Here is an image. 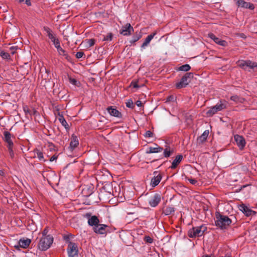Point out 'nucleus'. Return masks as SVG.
I'll return each mask as SVG.
<instances>
[{"mask_svg": "<svg viewBox=\"0 0 257 257\" xmlns=\"http://www.w3.org/2000/svg\"><path fill=\"white\" fill-rule=\"evenodd\" d=\"M232 223L228 216L217 212L215 214V225L218 228L224 230L227 229Z\"/></svg>", "mask_w": 257, "mask_h": 257, "instance_id": "f257e3e1", "label": "nucleus"}, {"mask_svg": "<svg viewBox=\"0 0 257 257\" xmlns=\"http://www.w3.org/2000/svg\"><path fill=\"white\" fill-rule=\"evenodd\" d=\"M239 67L244 70L251 72H257V63L250 60H240L237 61Z\"/></svg>", "mask_w": 257, "mask_h": 257, "instance_id": "f03ea898", "label": "nucleus"}, {"mask_svg": "<svg viewBox=\"0 0 257 257\" xmlns=\"http://www.w3.org/2000/svg\"><path fill=\"white\" fill-rule=\"evenodd\" d=\"M207 228L205 225L193 227L188 231V235L191 238L202 236L207 231Z\"/></svg>", "mask_w": 257, "mask_h": 257, "instance_id": "7ed1b4c3", "label": "nucleus"}, {"mask_svg": "<svg viewBox=\"0 0 257 257\" xmlns=\"http://www.w3.org/2000/svg\"><path fill=\"white\" fill-rule=\"evenodd\" d=\"M53 242V237L51 235L42 237L39 241L38 247L41 250H46L51 246Z\"/></svg>", "mask_w": 257, "mask_h": 257, "instance_id": "20e7f679", "label": "nucleus"}, {"mask_svg": "<svg viewBox=\"0 0 257 257\" xmlns=\"http://www.w3.org/2000/svg\"><path fill=\"white\" fill-rule=\"evenodd\" d=\"M226 102L225 100H220L215 105L211 107L206 112L208 116H212L218 111H220L226 107Z\"/></svg>", "mask_w": 257, "mask_h": 257, "instance_id": "39448f33", "label": "nucleus"}, {"mask_svg": "<svg viewBox=\"0 0 257 257\" xmlns=\"http://www.w3.org/2000/svg\"><path fill=\"white\" fill-rule=\"evenodd\" d=\"M67 250L69 257H78V246L76 243L69 241Z\"/></svg>", "mask_w": 257, "mask_h": 257, "instance_id": "423d86ee", "label": "nucleus"}, {"mask_svg": "<svg viewBox=\"0 0 257 257\" xmlns=\"http://www.w3.org/2000/svg\"><path fill=\"white\" fill-rule=\"evenodd\" d=\"M53 43L55 46V47L57 49V52L60 55L64 56L68 61H70L71 60V57L69 55L68 53L61 48L60 42L58 39L53 42Z\"/></svg>", "mask_w": 257, "mask_h": 257, "instance_id": "0eeeda50", "label": "nucleus"}, {"mask_svg": "<svg viewBox=\"0 0 257 257\" xmlns=\"http://www.w3.org/2000/svg\"><path fill=\"white\" fill-rule=\"evenodd\" d=\"M193 77L191 72L186 73L181 79L180 82L176 84L177 88H182L186 87L188 84V79Z\"/></svg>", "mask_w": 257, "mask_h": 257, "instance_id": "6e6552de", "label": "nucleus"}, {"mask_svg": "<svg viewBox=\"0 0 257 257\" xmlns=\"http://www.w3.org/2000/svg\"><path fill=\"white\" fill-rule=\"evenodd\" d=\"M84 217L88 219V224L93 228L99 224V220L96 215L92 216L90 213H87L84 215Z\"/></svg>", "mask_w": 257, "mask_h": 257, "instance_id": "1a4fd4ad", "label": "nucleus"}, {"mask_svg": "<svg viewBox=\"0 0 257 257\" xmlns=\"http://www.w3.org/2000/svg\"><path fill=\"white\" fill-rule=\"evenodd\" d=\"M162 179V176L158 171L153 172V177L151 179L150 185L152 187H155L157 186Z\"/></svg>", "mask_w": 257, "mask_h": 257, "instance_id": "9d476101", "label": "nucleus"}, {"mask_svg": "<svg viewBox=\"0 0 257 257\" xmlns=\"http://www.w3.org/2000/svg\"><path fill=\"white\" fill-rule=\"evenodd\" d=\"M161 196L159 193H156L151 196L148 201L149 204L152 207H156L160 202Z\"/></svg>", "mask_w": 257, "mask_h": 257, "instance_id": "9b49d317", "label": "nucleus"}, {"mask_svg": "<svg viewBox=\"0 0 257 257\" xmlns=\"http://www.w3.org/2000/svg\"><path fill=\"white\" fill-rule=\"evenodd\" d=\"M239 210L241 211L246 216H250L255 214V212L253 211L244 204H241L238 206Z\"/></svg>", "mask_w": 257, "mask_h": 257, "instance_id": "f8f14e48", "label": "nucleus"}, {"mask_svg": "<svg viewBox=\"0 0 257 257\" xmlns=\"http://www.w3.org/2000/svg\"><path fill=\"white\" fill-rule=\"evenodd\" d=\"M108 226L105 224H99L98 225L93 228V231L99 234H106Z\"/></svg>", "mask_w": 257, "mask_h": 257, "instance_id": "ddd939ff", "label": "nucleus"}, {"mask_svg": "<svg viewBox=\"0 0 257 257\" xmlns=\"http://www.w3.org/2000/svg\"><path fill=\"white\" fill-rule=\"evenodd\" d=\"M134 31L133 27L130 24L127 23L122 27L121 29L120 30V34L123 36H130Z\"/></svg>", "mask_w": 257, "mask_h": 257, "instance_id": "4468645a", "label": "nucleus"}, {"mask_svg": "<svg viewBox=\"0 0 257 257\" xmlns=\"http://www.w3.org/2000/svg\"><path fill=\"white\" fill-rule=\"evenodd\" d=\"M31 242V239L29 238H21L19 240L18 244L15 245V247L16 248H19V247L26 248L28 247Z\"/></svg>", "mask_w": 257, "mask_h": 257, "instance_id": "2eb2a0df", "label": "nucleus"}, {"mask_svg": "<svg viewBox=\"0 0 257 257\" xmlns=\"http://www.w3.org/2000/svg\"><path fill=\"white\" fill-rule=\"evenodd\" d=\"M236 145L240 150H242L245 146L246 142L244 138L240 135H236L234 137Z\"/></svg>", "mask_w": 257, "mask_h": 257, "instance_id": "dca6fc26", "label": "nucleus"}, {"mask_svg": "<svg viewBox=\"0 0 257 257\" xmlns=\"http://www.w3.org/2000/svg\"><path fill=\"white\" fill-rule=\"evenodd\" d=\"M237 5L238 7L253 10L254 9V5L250 3L246 2L244 0H238L237 2Z\"/></svg>", "mask_w": 257, "mask_h": 257, "instance_id": "f3484780", "label": "nucleus"}, {"mask_svg": "<svg viewBox=\"0 0 257 257\" xmlns=\"http://www.w3.org/2000/svg\"><path fill=\"white\" fill-rule=\"evenodd\" d=\"M4 140L7 144V147H13L14 144L12 140V135L8 131H5L4 133Z\"/></svg>", "mask_w": 257, "mask_h": 257, "instance_id": "a211bd4d", "label": "nucleus"}, {"mask_svg": "<svg viewBox=\"0 0 257 257\" xmlns=\"http://www.w3.org/2000/svg\"><path fill=\"white\" fill-rule=\"evenodd\" d=\"M183 159V156L182 154L177 155L174 160L172 161V164L169 168L171 169H175L179 165Z\"/></svg>", "mask_w": 257, "mask_h": 257, "instance_id": "6ab92c4d", "label": "nucleus"}, {"mask_svg": "<svg viewBox=\"0 0 257 257\" xmlns=\"http://www.w3.org/2000/svg\"><path fill=\"white\" fill-rule=\"evenodd\" d=\"M43 30L45 32L47 36L52 42L57 39L56 35L53 33V31L50 28L47 26H45L43 27Z\"/></svg>", "mask_w": 257, "mask_h": 257, "instance_id": "aec40b11", "label": "nucleus"}, {"mask_svg": "<svg viewBox=\"0 0 257 257\" xmlns=\"http://www.w3.org/2000/svg\"><path fill=\"white\" fill-rule=\"evenodd\" d=\"M107 111L109 114L113 116L120 118L121 117V113L113 106H109L107 108Z\"/></svg>", "mask_w": 257, "mask_h": 257, "instance_id": "412c9836", "label": "nucleus"}, {"mask_svg": "<svg viewBox=\"0 0 257 257\" xmlns=\"http://www.w3.org/2000/svg\"><path fill=\"white\" fill-rule=\"evenodd\" d=\"M79 144V140L76 136L72 135L71 138V142L70 143V148L74 150Z\"/></svg>", "mask_w": 257, "mask_h": 257, "instance_id": "4be33fe9", "label": "nucleus"}, {"mask_svg": "<svg viewBox=\"0 0 257 257\" xmlns=\"http://www.w3.org/2000/svg\"><path fill=\"white\" fill-rule=\"evenodd\" d=\"M156 34L157 33L155 32L148 36L145 39L143 43L142 44L141 46V48L144 49L146 46H147L149 44L151 41L153 39V38Z\"/></svg>", "mask_w": 257, "mask_h": 257, "instance_id": "5701e85b", "label": "nucleus"}, {"mask_svg": "<svg viewBox=\"0 0 257 257\" xmlns=\"http://www.w3.org/2000/svg\"><path fill=\"white\" fill-rule=\"evenodd\" d=\"M163 150V148L158 146L157 147H149L146 153L147 154H151V153H157L162 152Z\"/></svg>", "mask_w": 257, "mask_h": 257, "instance_id": "b1692460", "label": "nucleus"}, {"mask_svg": "<svg viewBox=\"0 0 257 257\" xmlns=\"http://www.w3.org/2000/svg\"><path fill=\"white\" fill-rule=\"evenodd\" d=\"M142 35L141 32H136V33L133 36L132 38L129 41V43L131 44H133L137 42L139 39L141 38Z\"/></svg>", "mask_w": 257, "mask_h": 257, "instance_id": "393cba45", "label": "nucleus"}, {"mask_svg": "<svg viewBox=\"0 0 257 257\" xmlns=\"http://www.w3.org/2000/svg\"><path fill=\"white\" fill-rule=\"evenodd\" d=\"M58 120L66 130L69 129V125L62 114L59 113Z\"/></svg>", "mask_w": 257, "mask_h": 257, "instance_id": "a878e982", "label": "nucleus"}, {"mask_svg": "<svg viewBox=\"0 0 257 257\" xmlns=\"http://www.w3.org/2000/svg\"><path fill=\"white\" fill-rule=\"evenodd\" d=\"M175 211V209L173 206H167L163 210V213L165 215H169L173 213Z\"/></svg>", "mask_w": 257, "mask_h": 257, "instance_id": "bb28decb", "label": "nucleus"}, {"mask_svg": "<svg viewBox=\"0 0 257 257\" xmlns=\"http://www.w3.org/2000/svg\"><path fill=\"white\" fill-rule=\"evenodd\" d=\"M35 156L40 161L46 162V160L44 159L43 153L38 149L35 151Z\"/></svg>", "mask_w": 257, "mask_h": 257, "instance_id": "cd10ccee", "label": "nucleus"}, {"mask_svg": "<svg viewBox=\"0 0 257 257\" xmlns=\"http://www.w3.org/2000/svg\"><path fill=\"white\" fill-rule=\"evenodd\" d=\"M173 153V150H171L169 147H166L164 150L163 155L165 158L169 157Z\"/></svg>", "mask_w": 257, "mask_h": 257, "instance_id": "c85d7f7f", "label": "nucleus"}, {"mask_svg": "<svg viewBox=\"0 0 257 257\" xmlns=\"http://www.w3.org/2000/svg\"><path fill=\"white\" fill-rule=\"evenodd\" d=\"M209 133V130H205L201 135V136L199 137V141L201 143H203V142L205 141L207 137L208 136Z\"/></svg>", "mask_w": 257, "mask_h": 257, "instance_id": "c756f323", "label": "nucleus"}, {"mask_svg": "<svg viewBox=\"0 0 257 257\" xmlns=\"http://www.w3.org/2000/svg\"><path fill=\"white\" fill-rule=\"evenodd\" d=\"M191 69V67L189 64H184L180 66L178 70L179 71H182L184 72H187Z\"/></svg>", "mask_w": 257, "mask_h": 257, "instance_id": "7c9ffc66", "label": "nucleus"}, {"mask_svg": "<svg viewBox=\"0 0 257 257\" xmlns=\"http://www.w3.org/2000/svg\"><path fill=\"white\" fill-rule=\"evenodd\" d=\"M214 42L217 44L223 47H225L227 45V42L226 41L221 40L219 38H218Z\"/></svg>", "mask_w": 257, "mask_h": 257, "instance_id": "2f4dec72", "label": "nucleus"}, {"mask_svg": "<svg viewBox=\"0 0 257 257\" xmlns=\"http://www.w3.org/2000/svg\"><path fill=\"white\" fill-rule=\"evenodd\" d=\"M113 37L112 33H109L106 36H103L102 41H111Z\"/></svg>", "mask_w": 257, "mask_h": 257, "instance_id": "473e14b6", "label": "nucleus"}, {"mask_svg": "<svg viewBox=\"0 0 257 257\" xmlns=\"http://www.w3.org/2000/svg\"><path fill=\"white\" fill-rule=\"evenodd\" d=\"M0 56L2 57V58L3 59H8V60H9L11 59V56L9 54V53L4 52V51H2L0 53Z\"/></svg>", "mask_w": 257, "mask_h": 257, "instance_id": "72a5a7b5", "label": "nucleus"}, {"mask_svg": "<svg viewBox=\"0 0 257 257\" xmlns=\"http://www.w3.org/2000/svg\"><path fill=\"white\" fill-rule=\"evenodd\" d=\"M69 82L74 85V86H78L79 87V85H80V82H78L76 79H74V78H72L71 77H70L69 78Z\"/></svg>", "mask_w": 257, "mask_h": 257, "instance_id": "f704fd0d", "label": "nucleus"}, {"mask_svg": "<svg viewBox=\"0 0 257 257\" xmlns=\"http://www.w3.org/2000/svg\"><path fill=\"white\" fill-rule=\"evenodd\" d=\"M87 43V46L90 47L93 46L95 43V40L93 39H87L86 40Z\"/></svg>", "mask_w": 257, "mask_h": 257, "instance_id": "c9c22d12", "label": "nucleus"}, {"mask_svg": "<svg viewBox=\"0 0 257 257\" xmlns=\"http://www.w3.org/2000/svg\"><path fill=\"white\" fill-rule=\"evenodd\" d=\"M176 100V97L173 95H170L166 98V102H175Z\"/></svg>", "mask_w": 257, "mask_h": 257, "instance_id": "e433bc0d", "label": "nucleus"}, {"mask_svg": "<svg viewBox=\"0 0 257 257\" xmlns=\"http://www.w3.org/2000/svg\"><path fill=\"white\" fill-rule=\"evenodd\" d=\"M126 106L130 108H133L134 106L133 101L132 99H129L126 102Z\"/></svg>", "mask_w": 257, "mask_h": 257, "instance_id": "4c0bfd02", "label": "nucleus"}, {"mask_svg": "<svg viewBox=\"0 0 257 257\" xmlns=\"http://www.w3.org/2000/svg\"><path fill=\"white\" fill-rule=\"evenodd\" d=\"M8 151H9V153L10 157L12 159H13L14 157V152L13 151V147H8Z\"/></svg>", "mask_w": 257, "mask_h": 257, "instance_id": "58836bf2", "label": "nucleus"}, {"mask_svg": "<svg viewBox=\"0 0 257 257\" xmlns=\"http://www.w3.org/2000/svg\"><path fill=\"white\" fill-rule=\"evenodd\" d=\"M144 240L148 243H152L153 241V239L150 237L149 236H145L144 238Z\"/></svg>", "mask_w": 257, "mask_h": 257, "instance_id": "ea45409f", "label": "nucleus"}, {"mask_svg": "<svg viewBox=\"0 0 257 257\" xmlns=\"http://www.w3.org/2000/svg\"><path fill=\"white\" fill-rule=\"evenodd\" d=\"M131 86H132L133 88H139L140 86H139L137 81H132L131 84Z\"/></svg>", "mask_w": 257, "mask_h": 257, "instance_id": "a19ab883", "label": "nucleus"}, {"mask_svg": "<svg viewBox=\"0 0 257 257\" xmlns=\"http://www.w3.org/2000/svg\"><path fill=\"white\" fill-rule=\"evenodd\" d=\"M146 138H151L153 137V133L150 131H147L144 135Z\"/></svg>", "mask_w": 257, "mask_h": 257, "instance_id": "79ce46f5", "label": "nucleus"}, {"mask_svg": "<svg viewBox=\"0 0 257 257\" xmlns=\"http://www.w3.org/2000/svg\"><path fill=\"white\" fill-rule=\"evenodd\" d=\"M84 55V53L83 52L79 51L76 54V57L77 58H81Z\"/></svg>", "mask_w": 257, "mask_h": 257, "instance_id": "37998d69", "label": "nucleus"}, {"mask_svg": "<svg viewBox=\"0 0 257 257\" xmlns=\"http://www.w3.org/2000/svg\"><path fill=\"white\" fill-rule=\"evenodd\" d=\"M209 37L215 42L218 37H216L213 34L211 33L208 34Z\"/></svg>", "mask_w": 257, "mask_h": 257, "instance_id": "c03bdc74", "label": "nucleus"}, {"mask_svg": "<svg viewBox=\"0 0 257 257\" xmlns=\"http://www.w3.org/2000/svg\"><path fill=\"white\" fill-rule=\"evenodd\" d=\"M230 99L232 101H235V102H237L239 100V97L237 95H233V96H231Z\"/></svg>", "mask_w": 257, "mask_h": 257, "instance_id": "a18cd8bd", "label": "nucleus"}, {"mask_svg": "<svg viewBox=\"0 0 257 257\" xmlns=\"http://www.w3.org/2000/svg\"><path fill=\"white\" fill-rule=\"evenodd\" d=\"M189 182L193 185L196 184L197 183V181L194 179H188Z\"/></svg>", "mask_w": 257, "mask_h": 257, "instance_id": "49530a36", "label": "nucleus"}, {"mask_svg": "<svg viewBox=\"0 0 257 257\" xmlns=\"http://www.w3.org/2000/svg\"><path fill=\"white\" fill-rule=\"evenodd\" d=\"M248 185H242L241 186L240 188L237 189V192H239L242 189H243V188H245L246 186H247Z\"/></svg>", "mask_w": 257, "mask_h": 257, "instance_id": "de8ad7c7", "label": "nucleus"}, {"mask_svg": "<svg viewBox=\"0 0 257 257\" xmlns=\"http://www.w3.org/2000/svg\"><path fill=\"white\" fill-rule=\"evenodd\" d=\"M47 232L48 231L46 229H44L42 232V237L47 236V235H47Z\"/></svg>", "mask_w": 257, "mask_h": 257, "instance_id": "09e8293b", "label": "nucleus"}, {"mask_svg": "<svg viewBox=\"0 0 257 257\" xmlns=\"http://www.w3.org/2000/svg\"><path fill=\"white\" fill-rule=\"evenodd\" d=\"M136 103L138 106H142V102L140 100H137Z\"/></svg>", "mask_w": 257, "mask_h": 257, "instance_id": "8fccbe9b", "label": "nucleus"}, {"mask_svg": "<svg viewBox=\"0 0 257 257\" xmlns=\"http://www.w3.org/2000/svg\"><path fill=\"white\" fill-rule=\"evenodd\" d=\"M57 159V157H56L55 156H53L52 157H51L50 159V162H53L55 160H56Z\"/></svg>", "mask_w": 257, "mask_h": 257, "instance_id": "3c124183", "label": "nucleus"}, {"mask_svg": "<svg viewBox=\"0 0 257 257\" xmlns=\"http://www.w3.org/2000/svg\"><path fill=\"white\" fill-rule=\"evenodd\" d=\"M25 4L28 6H31V3L30 2V0H25Z\"/></svg>", "mask_w": 257, "mask_h": 257, "instance_id": "603ef678", "label": "nucleus"}, {"mask_svg": "<svg viewBox=\"0 0 257 257\" xmlns=\"http://www.w3.org/2000/svg\"><path fill=\"white\" fill-rule=\"evenodd\" d=\"M5 173L4 170H0V176H5Z\"/></svg>", "mask_w": 257, "mask_h": 257, "instance_id": "864d4df0", "label": "nucleus"}, {"mask_svg": "<svg viewBox=\"0 0 257 257\" xmlns=\"http://www.w3.org/2000/svg\"><path fill=\"white\" fill-rule=\"evenodd\" d=\"M64 239H65L66 241H68V242H69V241H69L70 238H69V236H65V237H64Z\"/></svg>", "mask_w": 257, "mask_h": 257, "instance_id": "5fc2aeb1", "label": "nucleus"}, {"mask_svg": "<svg viewBox=\"0 0 257 257\" xmlns=\"http://www.w3.org/2000/svg\"><path fill=\"white\" fill-rule=\"evenodd\" d=\"M222 257H232V256L231 255V254L230 253H226L225 254V255L224 256H222Z\"/></svg>", "mask_w": 257, "mask_h": 257, "instance_id": "6e6d98bb", "label": "nucleus"}, {"mask_svg": "<svg viewBox=\"0 0 257 257\" xmlns=\"http://www.w3.org/2000/svg\"><path fill=\"white\" fill-rule=\"evenodd\" d=\"M54 146V144L52 143H49V147H53Z\"/></svg>", "mask_w": 257, "mask_h": 257, "instance_id": "4d7b16f0", "label": "nucleus"}, {"mask_svg": "<svg viewBox=\"0 0 257 257\" xmlns=\"http://www.w3.org/2000/svg\"><path fill=\"white\" fill-rule=\"evenodd\" d=\"M202 257H211V256L208 254H205L204 255H203Z\"/></svg>", "mask_w": 257, "mask_h": 257, "instance_id": "13d9d810", "label": "nucleus"}, {"mask_svg": "<svg viewBox=\"0 0 257 257\" xmlns=\"http://www.w3.org/2000/svg\"><path fill=\"white\" fill-rule=\"evenodd\" d=\"M24 1L25 0H19V2L21 3V2H24Z\"/></svg>", "mask_w": 257, "mask_h": 257, "instance_id": "bf43d9fd", "label": "nucleus"}, {"mask_svg": "<svg viewBox=\"0 0 257 257\" xmlns=\"http://www.w3.org/2000/svg\"><path fill=\"white\" fill-rule=\"evenodd\" d=\"M13 49H14V47H11V49L12 50Z\"/></svg>", "mask_w": 257, "mask_h": 257, "instance_id": "052dcab7", "label": "nucleus"}, {"mask_svg": "<svg viewBox=\"0 0 257 257\" xmlns=\"http://www.w3.org/2000/svg\"><path fill=\"white\" fill-rule=\"evenodd\" d=\"M12 54H14V52H12Z\"/></svg>", "mask_w": 257, "mask_h": 257, "instance_id": "680f3d73", "label": "nucleus"}]
</instances>
